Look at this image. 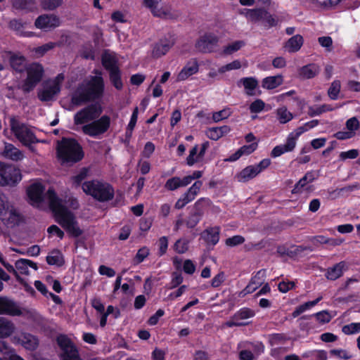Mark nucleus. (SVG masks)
<instances>
[{"instance_id":"nucleus-47","label":"nucleus","mask_w":360,"mask_h":360,"mask_svg":"<svg viewBox=\"0 0 360 360\" xmlns=\"http://www.w3.org/2000/svg\"><path fill=\"white\" fill-rule=\"evenodd\" d=\"M188 240L184 238L177 240L174 245V249L179 254L185 253L188 249Z\"/></svg>"},{"instance_id":"nucleus-58","label":"nucleus","mask_w":360,"mask_h":360,"mask_svg":"<svg viewBox=\"0 0 360 360\" xmlns=\"http://www.w3.org/2000/svg\"><path fill=\"white\" fill-rule=\"evenodd\" d=\"M258 147L257 142L252 143L249 145H244L240 148H238L240 152L241 155H249L252 154L254 151L257 150Z\"/></svg>"},{"instance_id":"nucleus-49","label":"nucleus","mask_w":360,"mask_h":360,"mask_svg":"<svg viewBox=\"0 0 360 360\" xmlns=\"http://www.w3.org/2000/svg\"><path fill=\"white\" fill-rule=\"evenodd\" d=\"M245 239L243 236L236 235L228 238L225 240V245L227 247L233 248L243 244Z\"/></svg>"},{"instance_id":"nucleus-12","label":"nucleus","mask_w":360,"mask_h":360,"mask_svg":"<svg viewBox=\"0 0 360 360\" xmlns=\"http://www.w3.org/2000/svg\"><path fill=\"white\" fill-rule=\"evenodd\" d=\"M110 126V118L108 115H103L98 119L93 120L91 123L82 127L84 134L91 137H97L106 132Z\"/></svg>"},{"instance_id":"nucleus-24","label":"nucleus","mask_w":360,"mask_h":360,"mask_svg":"<svg viewBox=\"0 0 360 360\" xmlns=\"http://www.w3.org/2000/svg\"><path fill=\"white\" fill-rule=\"evenodd\" d=\"M2 154L4 158L13 161L21 160L24 157L22 151L15 147L13 144L8 143H5L4 150Z\"/></svg>"},{"instance_id":"nucleus-43","label":"nucleus","mask_w":360,"mask_h":360,"mask_svg":"<svg viewBox=\"0 0 360 360\" xmlns=\"http://www.w3.org/2000/svg\"><path fill=\"white\" fill-rule=\"evenodd\" d=\"M150 254V250L146 246H143L138 250L134 258V263L135 264H139L144 261L146 258L148 257V256Z\"/></svg>"},{"instance_id":"nucleus-35","label":"nucleus","mask_w":360,"mask_h":360,"mask_svg":"<svg viewBox=\"0 0 360 360\" xmlns=\"http://www.w3.org/2000/svg\"><path fill=\"white\" fill-rule=\"evenodd\" d=\"M311 317H315L316 319V321L322 324L329 323L331 320V316L330 315L329 312L326 310H323L321 311L315 313L312 315L302 316L300 317V319L306 320L309 319Z\"/></svg>"},{"instance_id":"nucleus-18","label":"nucleus","mask_w":360,"mask_h":360,"mask_svg":"<svg viewBox=\"0 0 360 360\" xmlns=\"http://www.w3.org/2000/svg\"><path fill=\"white\" fill-rule=\"evenodd\" d=\"M199 71V63L197 58H191L184 66L176 77L177 82L185 81Z\"/></svg>"},{"instance_id":"nucleus-63","label":"nucleus","mask_w":360,"mask_h":360,"mask_svg":"<svg viewBox=\"0 0 360 360\" xmlns=\"http://www.w3.org/2000/svg\"><path fill=\"white\" fill-rule=\"evenodd\" d=\"M346 127L349 131L354 132L359 128V122L356 117L349 118L346 122Z\"/></svg>"},{"instance_id":"nucleus-55","label":"nucleus","mask_w":360,"mask_h":360,"mask_svg":"<svg viewBox=\"0 0 360 360\" xmlns=\"http://www.w3.org/2000/svg\"><path fill=\"white\" fill-rule=\"evenodd\" d=\"M265 107V103L259 98L254 101L250 105L249 109L251 113H259L262 112Z\"/></svg>"},{"instance_id":"nucleus-14","label":"nucleus","mask_w":360,"mask_h":360,"mask_svg":"<svg viewBox=\"0 0 360 360\" xmlns=\"http://www.w3.org/2000/svg\"><path fill=\"white\" fill-rule=\"evenodd\" d=\"M251 17L257 20H261L265 27L269 28L277 25L278 18L271 14L264 8H257L251 11Z\"/></svg>"},{"instance_id":"nucleus-22","label":"nucleus","mask_w":360,"mask_h":360,"mask_svg":"<svg viewBox=\"0 0 360 360\" xmlns=\"http://www.w3.org/2000/svg\"><path fill=\"white\" fill-rule=\"evenodd\" d=\"M9 64L11 68L18 73L23 72L27 68L26 58L22 55L12 54L9 58Z\"/></svg>"},{"instance_id":"nucleus-57","label":"nucleus","mask_w":360,"mask_h":360,"mask_svg":"<svg viewBox=\"0 0 360 360\" xmlns=\"http://www.w3.org/2000/svg\"><path fill=\"white\" fill-rule=\"evenodd\" d=\"M198 151V146H194L189 151V155L186 158V164L188 166H193L198 162L197 155Z\"/></svg>"},{"instance_id":"nucleus-5","label":"nucleus","mask_w":360,"mask_h":360,"mask_svg":"<svg viewBox=\"0 0 360 360\" xmlns=\"http://www.w3.org/2000/svg\"><path fill=\"white\" fill-rule=\"evenodd\" d=\"M101 64L104 69L109 72L110 81L113 86L117 90H121L123 88V82L117 58L115 56L105 52L101 56Z\"/></svg>"},{"instance_id":"nucleus-1","label":"nucleus","mask_w":360,"mask_h":360,"mask_svg":"<svg viewBox=\"0 0 360 360\" xmlns=\"http://www.w3.org/2000/svg\"><path fill=\"white\" fill-rule=\"evenodd\" d=\"M49 207L52 211L56 221L72 237L77 238L82 234L78 222L72 212L63 205L62 200L53 190L48 191Z\"/></svg>"},{"instance_id":"nucleus-7","label":"nucleus","mask_w":360,"mask_h":360,"mask_svg":"<svg viewBox=\"0 0 360 360\" xmlns=\"http://www.w3.org/2000/svg\"><path fill=\"white\" fill-rule=\"evenodd\" d=\"M10 126L12 132L24 146L30 147L32 144L39 142L34 133L27 124L20 122L15 118H11Z\"/></svg>"},{"instance_id":"nucleus-52","label":"nucleus","mask_w":360,"mask_h":360,"mask_svg":"<svg viewBox=\"0 0 360 360\" xmlns=\"http://www.w3.org/2000/svg\"><path fill=\"white\" fill-rule=\"evenodd\" d=\"M15 266L16 271L21 274L28 275L29 269L28 266L27 265V259H19L15 263Z\"/></svg>"},{"instance_id":"nucleus-61","label":"nucleus","mask_w":360,"mask_h":360,"mask_svg":"<svg viewBox=\"0 0 360 360\" xmlns=\"http://www.w3.org/2000/svg\"><path fill=\"white\" fill-rule=\"evenodd\" d=\"M295 287V283L294 281H283L278 283V290L283 293H285L288 292L290 290L293 289Z\"/></svg>"},{"instance_id":"nucleus-46","label":"nucleus","mask_w":360,"mask_h":360,"mask_svg":"<svg viewBox=\"0 0 360 360\" xmlns=\"http://www.w3.org/2000/svg\"><path fill=\"white\" fill-rule=\"evenodd\" d=\"M63 3V0H41V6L43 9L53 11L59 7Z\"/></svg>"},{"instance_id":"nucleus-10","label":"nucleus","mask_w":360,"mask_h":360,"mask_svg":"<svg viewBox=\"0 0 360 360\" xmlns=\"http://www.w3.org/2000/svg\"><path fill=\"white\" fill-rule=\"evenodd\" d=\"M21 179L22 174L18 168L0 162V186H15Z\"/></svg>"},{"instance_id":"nucleus-42","label":"nucleus","mask_w":360,"mask_h":360,"mask_svg":"<svg viewBox=\"0 0 360 360\" xmlns=\"http://www.w3.org/2000/svg\"><path fill=\"white\" fill-rule=\"evenodd\" d=\"M34 0H14L13 7L16 10H30Z\"/></svg>"},{"instance_id":"nucleus-13","label":"nucleus","mask_w":360,"mask_h":360,"mask_svg":"<svg viewBox=\"0 0 360 360\" xmlns=\"http://www.w3.org/2000/svg\"><path fill=\"white\" fill-rule=\"evenodd\" d=\"M219 38L212 32H206L195 42V48L202 53H210L218 47Z\"/></svg>"},{"instance_id":"nucleus-16","label":"nucleus","mask_w":360,"mask_h":360,"mask_svg":"<svg viewBox=\"0 0 360 360\" xmlns=\"http://www.w3.org/2000/svg\"><path fill=\"white\" fill-rule=\"evenodd\" d=\"M60 20L58 16L54 14H44L39 15L34 22L37 28L53 29L60 26Z\"/></svg>"},{"instance_id":"nucleus-44","label":"nucleus","mask_w":360,"mask_h":360,"mask_svg":"<svg viewBox=\"0 0 360 360\" xmlns=\"http://www.w3.org/2000/svg\"><path fill=\"white\" fill-rule=\"evenodd\" d=\"M340 91V81L335 80L332 82L328 90V94L330 99L337 100L338 94Z\"/></svg>"},{"instance_id":"nucleus-48","label":"nucleus","mask_w":360,"mask_h":360,"mask_svg":"<svg viewBox=\"0 0 360 360\" xmlns=\"http://www.w3.org/2000/svg\"><path fill=\"white\" fill-rule=\"evenodd\" d=\"M193 200L194 199L186 192L177 200L174 205V208L176 210H181Z\"/></svg>"},{"instance_id":"nucleus-32","label":"nucleus","mask_w":360,"mask_h":360,"mask_svg":"<svg viewBox=\"0 0 360 360\" xmlns=\"http://www.w3.org/2000/svg\"><path fill=\"white\" fill-rule=\"evenodd\" d=\"M283 82L282 75L269 76L262 79V86L264 89L271 90L281 85Z\"/></svg>"},{"instance_id":"nucleus-36","label":"nucleus","mask_w":360,"mask_h":360,"mask_svg":"<svg viewBox=\"0 0 360 360\" xmlns=\"http://www.w3.org/2000/svg\"><path fill=\"white\" fill-rule=\"evenodd\" d=\"M240 82L243 84L245 90H247L246 93L248 95H254L253 91L258 86V82L255 77H243Z\"/></svg>"},{"instance_id":"nucleus-11","label":"nucleus","mask_w":360,"mask_h":360,"mask_svg":"<svg viewBox=\"0 0 360 360\" xmlns=\"http://www.w3.org/2000/svg\"><path fill=\"white\" fill-rule=\"evenodd\" d=\"M102 112L103 108L100 103H91L79 110L74 115V123L76 125H80L93 121L98 118Z\"/></svg>"},{"instance_id":"nucleus-30","label":"nucleus","mask_w":360,"mask_h":360,"mask_svg":"<svg viewBox=\"0 0 360 360\" xmlns=\"http://www.w3.org/2000/svg\"><path fill=\"white\" fill-rule=\"evenodd\" d=\"M60 86L58 84L50 86L39 92L38 98L41 101H50L55 95L60 92Z\"/></svg>"},{"instance_id":"nucleus-50","label":"nucleus","mask_w":360,"mask_h":360,"mask_svg":"<svg viewBox=\"0 0 360 360\" xmlns=\"http://www.w3.org/2000/svg\"><path fill=\"white\" fill-rule=\"evenodd\" d=\"M241 68V63L238 60H235L231 63H229L225 65L220 67L218 69V72L220 74H223L227 71H231L233 70H238Z\"/></svg>"},{"instance_id":"nucleus-40","label":"nucleus","mask_w":360,"mask_h":360,"mask_svg":"<svg viewBox=\"0 0 360 360\" xmlns=\"http://www.w3.org/2000/svg\"><path fill=\"white\" fill-rule=\"evenodd\" d=\"M89 169L86 167H82L79 173L71 177V180L75 186H79L82 182L87 177Z\"/></svg>"},{"instance_id":"nucleus-19","label":"nucleus","mask_w":360,"mask_h":360,"mask_svg":"<svg viewBox=\"0 0 360 360\" xmlns=\"http://www.w3.org/2000/svg\"><path fill=\"white\" fill-rule=\"evenodd\" d=\"M221 228L218 226L208 227L205 229L201 237L205 240L207 246L214 247L220 239Z\"/></svg>"},{"instance_id":"nucleus-37","label":"nucleus","mask_w":360,"mask_h":360,"mask_svg":"<svg viewBox=\"0 0 360 360\" xmlns=\"http://www.w3.org/2000/svg\"><path fill=\"white\" fill-rule=\"evenodd\" d=\"M255 312L253 309L248 307H243L234 314V319L238 321L248 319L255 316Z\"/></svg>"},{"instance_id":"nucleus-64","label":"nucleus","mask_w":360,"mask_h":360,"mask_svg":"<svg viewBox=\"0 0 360 360\" xmlns=\"http://www.w3.org/2000/svg\"><path fill=\"white\" fill-rule=\"evenodd\" d=\"M265 276L266 270L262 269L258 271L256 274L251 278L250 281L254 282L256 285L260 286L264 281Z\"/></svg>"},{"instance_id":"nucleus-29","label":"nucleus","mask_w":360,"mask_h":360,"mask_svg":"<svg viewBox=\"0 0 360 360\" xmlns=\"http://www.w3.org/2000/svg\"><path fill=\"white\" fill-rule=\"evenodd\" d=\"M46 261L49 265H56L58 267L62 266L65 264L64 257L62 252L58 250H53L46 257Z\"/></svg>"},{"instance_id":"nucleus-26","label":"nucleus","mask_w":360,"mask_h":360,"mask_svg":"<svg viewBox=\"0 0 360 360\" xmlns=\"http://www.w3.org/2000/svg\"><path fill=\"white\" fill-rule=\"evenodd\" d=\"M303 43V37L300 34H296L286 41L285 48L289 53H295L301 49Z\"/></svg>"},{"instance_id":"nucleus-27","label":"nucleus","mask_w":360,"mask_h":360,"mask_svg":"<svg viewBox=\"0 0 360 360\" xmlns=\"http://www.w3.org/2000/svg\"><path fill=\"white\" fill-rule=\"evenodd\" d=\"M13 323L2 316H0V338L9 337L14 332Z\"/></svg>"},{"instance_id":"nucleus-21","label":"nucleus","mask_w":360,"mask_h":360,"mask_svg":"<svg viewBox=\"0 0 360 360\" xmlns=\"http://www.w3.org/2000/svg\"><path fill=\"white\" fill-rule=\"evenodd\" d=\"M295 148V139L292 136H288L284 144L276 146L272 149L271 156L272 158L279 157L285 153L292 152Z\"/></svg>"},{"instance_id":"nucleus-23","label":"nucleus","mask_w":360,"mask_h":360,"mask_svg":"<svg viewBox=\"0 0 360 360\" xmlns=\"http://www.w3.org/2000/svg\"><path fill=\"white\" fill-rule=\"evenodd\" d=\"M319 72L320 68L317 64L309 63L300 68L298 73L301 78L309 79L315 77Z\"/></svg>"},{"instance_id":"nucleus-4","label":"nucleus","mask_w":360,"mask_h":360,"mask_svg":"<svg viewBox=\"0 0 360 360\" xmlns=\"http://www.w3.org/2000/svg\"><path fill=\"white\" fill-rule=\"evenodd\" d=\"M82 188L85 194L101 202H108L115 195V190L111 184L97 179L84 181Z\"/></svg>"},{"instance_id":"nucleus-8","label":"nucleus","mask_w":360,"mask_h":360,"mask_svg":"<svg viewBox=\"0 0 360 360\" xmlns=\"http://www.w3.org/2000/svg\"><path fill=\"white\" fill-rule=\"evenodd\" d=\"M0 219L7 226L18 225L21 220L20 214L1 192H0Z\"/></svg>"},{"instance_id":"nucleus-53","label":"nucleus","mask_w":360,"mask_h":360,"mask_svg":"<svg viewBox=\"0 0 360 360\" xmlns=\"http://www.w3.org/2000/svg\"><path fill=\"white\" fill-rule=\"evenodd\" d=\"M330 356H335L340 359H350L352 358V355L349 354L347 350L342 349H333L330 350Z\"/></svg>"},{"instance_id":"nucleus-31","label":"nucleus","mask_w":360,"mask_h":360,"mask_svg":"<svg viewBox=\"0 0 360 360\" xmlns=\"http://www.w3.org/2000/svg\"><path fill=\"white\" fill-rule=\"evenodd\" d=\"M345 266V262H340L335 264L333 267L327 269L326 277L328 280L335 281L342 276Z\"/></svg>"},{"instance_id":"nucleus-51","label":"nucleus","mask_w":360,"mask_h":360,"mask_svg":"<svg viewBox=\"0 0 360 360\" xmlns=\"http://www.w3.org/2000/svg\"><path fill=\"white\" fill-rule=\"evenodd\" d=\"M2 265L9 273L12 274L15 277L17 281H18L20 284H26V281L19 275V273L16 271L12 264L5 261L4 262H2Z\"/></svg>"},{"instance_id":"nucleus-17","label":"nucleus","mask_w":360,"mask_h":360,"mask_svg":"<svg viewBox=\"0 0 360 360\" xmlns=\"http://www.w3.org/2000/svg\"><path fill=\"white\" fill-rule=\"evenodd\" d=\"M174 39L171 36L160 39L153 46V56L158 58L165 56L174 45Z\"/></svg>"},{"instance_id":"nucleus-28","label":"nucleus","mask_w":360,"mask_h":360,"mask_svg":"<svg viewBox=\"0 0 360 360\" xmlns=\"http://www.w3.org/2000/svg\"><path fill=\"white\" fill-rule=\"evenodd\" d=\"M21 345L27 350L34 351L39 346V340L30 333H24L21 338Z\"/></svg>"},{"instance_id":"nucleus-62","label":"nucleus","mask_w":360,"mask_h":360,"mask_svg":"<svg viewBox=\"0 0 360 360\" xmlns=\"http://www.w3.org/2000/svg\"><path fill=\"white\" fill-rule=\"evenodd\" d=\"M155 146L151 141H148L141 152V155L146 158H150L152 154L154 153Z\"/></svg>"},{"instance_id":"nucleus-38","label":"nucleus","mask_w":360,"mask_h":360,"mask_svg":"<svg viewBox=\"0 0 360 360\" xmlns=\"http://www.w3.org/2000/svg\"><path fill=\"white\" fill-rule=\"evenodd\" d=\"M277 117L281 124H285L293 118L292 114L288 110L286 107H281L277 109Z\"/></svg>"},{"instance_id":"nucleus-56","label":"nucleus","mask_w":360,"mask_h":360,"mask_svg":"<svg viewBox=\"0 0 360 360\" xmlns=\"http://www.w3.org/2000/svg\"><path fill=\"white\" fill-rule=\"evenodd\" d=\"M231 114L230 109H223L218 112H215L212 114V120L215 122H218L221 120L228 118Z\"/></svg>"},{"instance_id":"nucleus-41","label":"nucleus","mask_w":360,"mask_h":360,"mask_svg":"<svg viewBox=\"0 0 360 360\" xmlns=\"http://www.w3.org/2000/svg\"><path fill=\"white\" fill-rule=\"evenodd\" d=\"M243 46H245V42L243 41H235L225 46L223 51L226 55H231L240 50Z\"/></svg>"},{"instance_id":"nucleus-34","label":"nucleus","mask_w":360,"mask_h":360,"mask_svg":"<svg viewBox=\"0 0 360 360\" xmlns=\"http://www.w3.org/2000/svg\"><path fill=\"white\" fill-rule=\"evenodd\" d=\"M322 299V297H319L314 300L307 302L302 304L299 305L295 308V309L292 313V316L293 318L298 317L301 314L304 312L305 311L311 309V307L316 305Z\"/></svg>"},{"instance_id":"nucleus-20","label":"nucleus","mask_w":360,"mask_h":360,"mask_svg":"<svg viewBox=\"0 0 360 360\" xmlns=\"http://www.w3.org/2000/svg\"><path fill=\"white\" fill-rule=\"evenodd\" d=\"M44 191V186L41 183H34L27 188V194L31 201L39 203L43 201Z\"/></svg>"},{"instance_id":"nucleus-59","label":"nucleus","mask_w":360,"mask_h":360,"mask_svg":"<svg viewBox=\"0 0 360 360\" xmlns=\"http://www.w3.org/2000/svg\"><path fill=\"white\" fill-rule=\"evenodd\" d=\"M202 186V182L198 180L195 181L194 184L187 190L186 193L193 199H195L197 195L199 193Z\"/></svg>"},{"instance_id":"nucleus-33","label":"nucleus","mask_w":360,"mask_h":360,"mask_svg":"<svg viewBox=\"0 0 360 360\" xmlns=\"http://www.w3.org/2000/svg\"><path fill=\"white\" fill-rule=\"evenodd\" d=\"M212 204V201L208 198H200L193 205L192 211L197 213L202 217L204 215L205 210Z\"/></svg>"},{"instance_id":"nucleus-39","label":"nucleus","mask_w":360,"mask_h":360,"mask_svg":"<svg viewBox=\"0 0 360 360\" xmlns=\"http://www.w3.org/2000/svg\"><path fill=\"white\" fill-rule=\"evenodd\" d=\"M202 217L191 211L186 219H185V224L188 229H194L202 219Z\"/></svg>"},{"instance_id":"nucleus-54","label":"nucleus","mask_w":360,"mask_h":360,"mask_svg":"<svg viewBox=\"0 0 360 360\" xmlns=\"http://www.w3.org/2000/svg\"><path fill=\"white\" fill-rule=\"evenodd\" d=\"M342 332L346 335H352L360 332V323H352L342 327Z\"/></svg>"},{"instance_id":"nucleus-25","label":"nucleus","mask_w":360,"mask_h":360,"mask_svg":"<svg viewBox=\"0 0 360 360\" xmlns=\"http://www.w3.org/2000/svg\"><path fill=\"white\" fill-rule=\"evenodd\" d=\"M259 174L254 165H249L243 169L238 174H236V178L238 181L245 183L252 179Z\"/></svg>"},{"instance_id":"nucleus-60","label":"nucleus","mask_w":360,"mask_h":360,"mask_svg":"<svg viewBox=\"0 0 360 360\" xmlns=\"http://www.w3.org/2000/svg\"><path fill=\"white\" fill-rule=\"evenodd\" d=\"M359 155V151L357 149H351L347 151H343L340 153V158L342 160L346 159H355Z\"/></svg>"},{"instance_id":"nucleus-6","label":"nucleus","mask_w":360,"mask_h":360,"mask_svg":"<svg viewBox=\"0 0 360 360\" xmlns=\"http://www.w3.org/2000/svg\"><path fill=\"white\" fill-rule=\"evenodd\" d=\"M56 342L60 349V360H82L78 347L67 335H58Z\"/></svg>"},{"instance_id":"nucleus-45","label":"nucleus","mask_w":360,"mask_h":360,"mask_svg":"<svg viewBox=\"0 0 360 360\" xmlns=\"http://www.w3.org/2000/svg\"><path fill=\"white\" fill-rule=\"evenodd\" d=\"M165 188L169 191H173L181 188L180 177L173 176L169 179L165 184Z\"/></svg>"},{"instance_id":"nucleus-15","label":"nucleus","mask_w":360,"mask_h":360,"mask_svg":"<svg viewBox=\"0 0 360 360\" xmlns=\"http://www.w3.org/2000/svg\"><path fill=\"white\" fill-rule=\"evenodd\" d=\"M0 314L20 316L22 315V311L15 302L7 297L0 296Z\"/></svg>"},{"instance_id":"nucleus-3","label":"nucleus","mask_w":360,"mask_h":360,"mask_svg":"<svg viewBox=\"0 0 360 360\" xmlns=\"http://www.w3.org/2000/svg\"><path fill=\"white\" fill-rule=\"evenodd\" d=\"M84 153L81 144L74 138L63 137L56 146V157L62 165L81 161Z\"/></svg>"},{"instance_id":"nucleus-9","label":"nucleus","mask_w":360,"mask_h":360,"mask_svg":"<svg viewBox=\"0 0 360 360\" xmlns=\"http://www.w3.org/2000/svg\"><path fill=\"white\" fill-rule=\"evenodd\" d=\"M26 70L27 77L21 86V89L25 94L30 93L41 82L44 72L43 66L37 63L30 65Z\"/></svg>"},{"instance_id":"nucleus-2","label":"nucleus","mask_w":360,"mask_h":360,"mask_svg":"<svg viewBox=\"0 0 360 360\" xmlns=\"http://www.w3.org/2000/svg\"><path fill=\"white\" fill-rule=\"evenodd\" d=\"M105 84L101 76L95 75L78 85L71 96V103L75 106L101 99L104 94Z\"/></svg>"}]
</instances>
